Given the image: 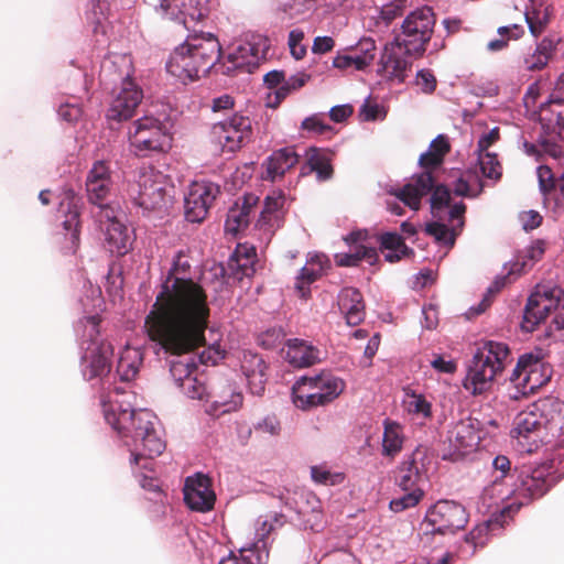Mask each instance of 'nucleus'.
<instances>
[{"mask_svg":"<svg viewBox=\"0 0 564 564\" xmlns=\"http://www.w3.org/2000/svg\"><path fill=\"white\" fill-rule=\"evenodd\" d=\"M129 140L140 156H147L151 152H162L170 147V138L162 122L152 116H144L132 123Z\"/></svg>","mask_w":564,"mask_h":564,"instance_id":"12","label":"nucleus"},{"mask_svg":"<svg viewBox=\"0 0 564 564\" xmlns=\"http://www.w3.org/2000/svg\"><path fill=\"white\" fill-rule=\"evenodd\" d=\"M142 98V89L131 78H124L107 110L108 120L121 122L131 119Z\"/></svg>","mask_w":564,"mask_h":564,"instance_id":"19","label":"nucleus"},{"mask_svg":"<svg viewBox=\"0 0 564 564\" xmlns=\"http://www.w3.org/2000/svg\"><path fill=\"white\" fill-rule=\"evenodd\" d=\"M143 361V352L139 348L126 346L120 354L117 364V373L121 381L129 382L133 380Z\"/></svg>","mask_w":564,"mask_h":564,"instance_id":"40","label":"nucleus"},{"mask_svg":"<svg viewBox=\"0 0 564 564\" xmlns=\"http://www.w3.org/2000/svg\"><path fill=\"white\" fill-rule=\"evenodd\" d=\"M467 522L464 506L453 500H440L427 510L423 524L426 533L446 535L463 530Z\"/></svg>","mask_w":564,"mask_h":564,"instance_id":"11","label":"nucleus"},{"mask_svg":"<svg viewBox=\"0 0 564 564\" xmlns=\"http://www.w3.org/2000/svg\"><path fill=\"white\" fill-rule=\"evenodd\" d=\"M554 484L555 477L545 468H536L530 475H521L520 485L514 490L518 501L509 505L512 506L511 518L521 506L543 497Z\"/></svg>","mask_w":564,"mask_h":564,"instance_id":"18","label":"nucleus"},{"mask_svg":"<svg viewBox=\"0 0 564 564\" xmlns=\"http://www.w3.org/2000/svg\"><path fill=\"white\" fill-rule=\"evenodd\" d=\"M113 347L107 340H93L82 357L83 375L87 380L102 378L110 372Z\"/></svg>","mask_w":564,"mask_h":564,"instance_id":"20","label":"nucleus"},{"mask_svg":"<svg viewBox=\"0 0 564 564\" xmlns=\"http://www.w3.org/2000/svg\"><path fill=\"white\" fill-rule=\"evenodd\" d=\"M184 393L191 399L202 400L205 395L206 388L193 375L181 386Z\"/></svg>","mask_w":564,"mask_h":564,"instance_id":"61","label":"nucleus"},{"mask_svg":"<svg viewBox=\"0 0 564 564\" xmlns=\"http://www.w3.org/2000/svg\"><path fill=\"white\" fill-rule=\"evenodd\" d=\"M509 354V347L503 343H485L473 357L464 388L473 395L487 392L496 376L503 370Z\"/></svg>","mask_w":564,"mask_h":564,"instance_id":"5","label":"nucleus"},{"mask_svg":"<svg viewBox=\"0 0 564 564\" xmlns=\"http://www.w3.org/2000/svg\"><path fill=\"white\" fill-rule=\"evenodd\" d=\"M301 503L296 501V507H293L290 499L284 500V506L294 509L302 518L305 529L312 531H319L323 528V511L321 500L312 492L302 494L300 496Z\"/></svg>","mask_w":564,"mask_h":564,"instance_id":"31","label":"nucleus"},{"mask_svg":"<svg viewBox=\"0 0 564 564\" xmlns=\"http://www.w3.org/2000/svg\"><path fill=\"white\" fill-rule=\"evenodd\" d=\"M408 409L411 413L420 414L423 417L432 415V405L422 394L412 393L411 400L408 402Z\"/></svg>","mask_w":564,"mask_h":564,"instance_id":"57","label":"nucleus"},{"mask_svg":"<svg viewBox=\"0 0 564 564\" xmlns=\"http://www.w3.org/2000/svg\"><path fill=\"white\" fill-rule=\"evenodd\" d=\"M431 193V214L434 219H445L451 205V191L444 184H436L430 171L413 175L409 183L395 191L394 196L412 210L421 208V199Z\"/></svg>","mask_w":564,"mask_h":564,"instance_id":"4","label":"nucleus"},{"mask_svg":"<svg viewBox=\"0 0 564 564\" xmlns=\"http://www.w3.org/2000/svg\"><path fill=\"white\" fill-rule=\"evenodd\" d=\"M219 186L210 182H194L184 198V216L189 223L199 224L219 195Z\"/></svg>","mask_w":564,"mask_h":564,"instance_id":"14","label":"nucleus"},{"mask_svg":"<svg viewBox=\"0 0 564 564\" xmlns=\"http://www.w3.org/2000/svg\"><path fill=\"white\" fill-rule=\"evenodd\" d=\"M267 364L252 351H245L241 357V370L246 376L249 389L253 394H262L267 382Z\"/></svg>","mask_w":564,"mask_h":564,"instance_id":"32","label":"nucleus"},{"mask_svg":"<svg viewBox=\"0 0 564 564\" xmlns=\"http://www.w3.org/2000/svg\"><path fill=\"white\" fill-rule=\"evenodd\" d=\"M82 108L77 104L65 102L58 108V116L66 122H75L82 117Z\"/></svg>","mask_w":564,"mask_h":564,"instance_id":"63","label":"nucleus"},{"mask_svg":"<svg viewBox=\"0 0 564 564\" xmlns=\"http://www.w3.org/2000/svg\"><path fill=\"white\" fill-rule=\"evenodd\" d=\"M465 213L466 205L463 202L455 203L445 219H435L425 225V234L437 243L452 249L465 226Z\"/></svg>","mask_w":564,"mask_h":564,"instance_id":"16","label":"nucleus"},{"mask_svg":"<svg viewBox=\"0 0 564 564\" xmlns=\"http://www.w3.org/2000/svg\"><path fill=\"white\" fill-rule=\"evenodd\" d=\"M539 421L545 427L550 440L558 437L564 432V402L555 397H547L533 406Z\"/></svg>","mask_w":564,"mask_h":564,"instance_id":"26","label":"nucleus"},{"mask_svg":"<svg viewBox=\"0 0 564 564\" xmlns=\"http://www.w3.org/2000/svg\"><path fill=\"white\" fill-rule=\"evenodd\" d=\"M80 198L76 196L74 191L68 189L64 193V198L59 203V210L65 214L63 227L66 231V239L69 245L66 247L68 251L75 253L79 246L80 234Z\"/></svg>","mask_w":564,"mask_h":564,"instance_id":"27","label":"nucleus"},{"mask_svg":"<svg viewBox=\"0 0 564 564\" xmlns=\"http://www.w3.org/2000/svg\"><path fill=\"white\" fill-rule=\"evenodd\" d=\"M506 279L507 276H503L501 280L495 281V283L488 289L487 294L484 296L482 301L476 307L470 308L473 314L479 315L490 306L491 297L505 286Z\"/></svg>","mask_w":564,"mask_h":564,"instance_id":"59","label":"nucleus"},{"mask_svg":"<svg viewBox=\"0 0 564 564\" xmlns=\"http://www.w3.org/2000/svg\"><path fill=\"white\" fill-rule=\"evenodd\" d=\"M333 66L338 69L355 68L356 70H364L368 67L367 58H360L358 54L351 52V54L340 55L338 54L333 59Z\"/></svg>","mask_w":564,"mask_h":564,"instance_id":"51","label":"nucleus"},{"mask_svg":"<svg viewBox=\"0 0 564 564\" xmlns=\"http://www.w3.org/2000/svg\"><path fill=\"white\" fill-rule=\"evenodd\" d=\"M545 252V245L543 241L538 240L524 250L522 262L517 261L509 274L520 273L527 268H531L536 261L541 260Z\"/></svg>","mask_w":564,"mask_h":564,"instance_id":"45","label":"nucleus"},{"mask_svg":"<svg viewBox=\"0 0 564 564\" xmlns=\"http://www.w3.org/2000/svg\"><path fill=\"white\" fill-rule=\"evenodd\" d=\"M284 358L295 368L311 367L319 360L318 350L297 338L288 341Z\"/></svg>","mask_w":564,"mask_h":564,"instance_id":"37","label":"nucleus"},{"mask_svg":"<svg viewBox=\"0 0 564 564\" xmlns=\"http://www.w3.org/2000/svg\"><path fill=\"white\" fill-rule=\"evenodd\" d=\"M101 230L105 231V241L111 253L126 254L131 246V237L127 226L119 219L110 206H104L96 214Z\"/></svg>","mask_w":564,"mask_h":564,"instance_id":"17","label":"nucleus"},{"mask_svg":"<svg viewBox=\"0 0 564 564\" xmlns=\"http://www.w3.org/2000/svg\"><path fill=\"white\" fill-rule=\"evenodd\" d=\"M184 501L189 509L195 511H209L215 503V494L210 489L208 477L197 474L188 477L184 486Z\"/></svg>","mask_w":564,"mask_h":564,"instance_id":"25","label":"nucleus"},{"mask_svg":"<svg viewBox=\"0 0 564 564\" xmlns=\"http://www.w3.org/2000/svg\"><path fill=\"white\" fill-rule=\"evenodd\" d=\"M551 313H554L552 326L556 330L564 329V291L560 288L535 290L525 304L521 329L534 332Z\"/></svg>","mask_w":564,"mask_h":564,"instance_id":"7","label":"nucleus"},{"mask_svg":"<svg viewBox=\"0 0 564 564\" xmlns=\"http://www.w3.org/2000/svg\"><path fill=\"white\" fill-rule=\"evenodd\" d=\"M436 18L433 10L423 7L412 11L402 23V31L394 40L399 41L405 53L422 56L431 41Z\"/></svg>","mask_w":564,"mask_h":564,"instance_id":"8","label":"nucleus"},{"mask_svg":"<svg viewBox=\"0 0 564 564\" xmlns=\"http://www.w3.org/2000/svg\"><path fill=\"white\" fill-rule=\"evenodd\" d=\"M512 506H505L500 509L499 513H494L491 518L477 527H475L465 538L467 543H471L474 546L482 545L484 539L487 535L490 527L503 525L511 519Z\"/></svg>","mask_w":564,"mask_h":564,"instance_id":"41","label":"nucleus"},{"mask_svg":"<svg viewBox=\"0 0 564 564\" xmlns=\"http://www.w3.org/2000/svg\"><path fill=\"white\" fill-rule=\"evenodd\" d=\"M204 345H205V341L202 344V346H204ZM199 347H200V345L197 346L195 348V350ZM193 351H194V349L192 350V352ZM165 352L178 357V359L170 361V373L173 377L175 383L178 387H181L187 380V378H189L193 375V372L196 370V366L193 362L192 358L180 359V357H182L184 355H188V354H191V351L183 352V354H171L167 351H165Z\"/></svg>","mask_w":564,"mask_h":564,"instance_id":"44","label":"nucleus"},{"mask_svg":"<svg viewBox=\"0 0 564 564\" xmlns=\"http://www.w3.org/2000/svg\"><path fill=\"white\" fill-rule=\"evenodd\" d=\"M415 83L425 94H432L435 90L437 84L434 74L430 69L419 70L416 74Z\"/></svg>","mask_w":564,"mask_h":564,"instance_id":"62","label":"nucleus"},{"mask_svg":"<svg viewBox=\"0 0 564 564\" xmlns=\"http://www.w3.org/2000/svg\"><path fill=\"white\" fill-rule=\"evenodd\" d=\"M478 162L484 176L496 181L501 177L502 167L495 153L478 152Z\"/></svg>","mask_w":564,"mask_h":564,"instance_id":"49","label":"nucleus"},{"mask_svg":"<svg viewBox=\"0 0 564 564\" xmlns=\"http://www.w3.org/2000/svg\"><path fill=\"white\" fill-rule=\"evenodd\" d=\"M235 260L237 267V279L241 280L243 276H251L254 273L253 268V258L256 257V251L253 248L250 250L247 248L237 249L236 250Z\"/></svg>","mask_w":564,"mask_h":564,"instance_id":"50","label":"nucleus"},{"mask_svg":"<svg viewBox=\"0 0 564 564\" xmlns=\"http://www.w3.org/2000/svg\"><path fill=\"white\" fill-rule=\"evenodd\" d=\"M165 176L152 166L138 171L137 180L129 185L128 193L133 203L147 210L160 209L166 204Z\"/></svg>","mask_w":564,"mask_h":564,"instance_id":"9","label":"nucleus"},{"mask_svg":"<svg viewBox=\"0 0 564 564\" xmlns=\"http://www.w3.org/2000/svg\"><path fill=\"white\" fill-rule=\"evenodd\" d=\"M355 54H358L360 58H367L368 66L372 63L376 55V42L371 37L361 39L355 48H352Z\"/></svg>","mask_w":564,"mask_h":564,"instance_id":"60","label":"nucleus"},{"mask_svg":"<svg viewBox=\"0 0 564 564\" xmlns=\"http://www.w3.org/2000/svg\"><path fill=\"white\" fill-rule=\"evenodd\" d=\"M382 249L400 251L402 254H410L413 251L405 245L404 239L397 232H384L380 237Z\"/></svg>","mask_w":564,"mask_h":564,"instance_id":"52","label":"nucleus"},{"mask_svg":"<svg viewBox=\"0 0 564 564\" xmlns=\"http://www.w3.org/2000/svg\"><path fill=\"white\" fill-rule=\"evenodd\" d=\"M404 436L399 423L386 420L382 437V455L394 458L403 447Z\"/></svg>","mask_w":564,"mask_h":564,"instance_id":"42","label":"nucleus"},{"mask_svg":"<svg viewBox=\"0 0 564 564\" xmlns=\"http://www.w3.org/2000/svg\"><path fill=\"white\" fill-rule=\"evenodd\" d=\"M113 186L111 171L106 161H97L88 172L86 191L90 203L98 205L99 209L109 196Z\"/></svg>","mask_w":564,"mask_h":564,"instance_id":"24","label":"nucleus"},{"mask_svg":"<svg viewBox=\"0 0 564 564\" xmlns=\"http://www.w3.org/2000/svg\"><path fill=\"white\" fill-rule=\"evenodd\" d=\"M512 435L520 449L527 453H533L542 444L551 442L545 427L539 421V415L536 416L533 410L523 411L517 415Z\"/></svg>","mask_w":564,"mask_h":564,"instance_id":"15","label":"nucleus"},{"mask_svg":"<svg viewBox=\"0 0 564 564\" xmlns=\"http://www.w3.org/2000/svg\"><path fill=\"white\" fill-rule=\"evenodd\" d=\"M246 42L254 66L258 65L259 61L267 58L270 50V40L265 35L252 33L247 36Z\"/></svg>","mask_w":564,"mask_h":564,"instance_id":"46","label":"nucleus"},{"mask_svg":"<svg viewBox=\"0 0 564 564\" xmlns=\"http://www.w3.org/2000/svg\"><path fill=\"white\" fill-rule=\"evenodd\" d=\"M259 203V196L253 193L245 194L229 208L225 224L226 231L236 235L248 227L250 215Z\"/></svg>","mask_w":564,"mask_h":564,"instance_id":"30","label":"nucleus"},{"mask_svg":"<svg viewBox=\"0 0 564 564\" xmlns=\"http://www.w3.org/2000/svg\"><path fill=\"white\" fill-rule=\"evenodd\" d=\"M315 172L318 181H327L333 176L332 152L326 149L308 148L305 152V163L301 166V176Z\"/></svg>","mask_w":564,"mask_h":564,"instance_id":"33","label":"nucleus"},{"mask_svg":"<svg viewBox=\"0 0 564 564\" xmlns=\"http://www.w3.org/2000/svg\"><path fill=\"white\" fill-rule=\"evenodd\" d=\"M443 162L444 160L442 158H440L430 150L422 153L419 159L420 166L423 167L424 171H430L431 174H433V171L438 169L443 164Z\"/></svg>","mask_w":564,"mask_h":564,"instance_id":"64","label":"nucleus"},{"mask_svg":"<svg viewBox=\"0 0 564 564\" xmlns=\"http://www.w3.org/2000/svg\"><path fill=\"white\" fill-rule=\"evenodd\" d=\"M208 412L221 415L238 410L242 405V394L236 391V388L228 383L223 389L212 395Z\"/></svg>","mask_w":564,"mask_h":564,"instance_id":"39","label":"nucleus"},{"mask_svg":"<svg viewBox=\"0 0 564 564\" xmlns=\"http://www.w3.org/2000/svg\"><path fill=\"white\" fill-rule=\"evenodd\" d=\"M251 120L249 117L235 115L232 118L215 123L212 129L213 141L221 147L223 152H236L251 139Z\"/></svg>","mask_w":564,"mask_h":564,"instance_id":"13","label":"nucleus"},{"mask_svg":"<svg viewBox=\"0 0 564 564\" xmlns=\"http://www.w3.org/2000/svg\"><path fill=\"white\" fill-rule=\"evenodd\" d=\"M427 458V449L417 446L410 456H408L400 465L397 476V484L402 490L422 489L421 484L424 481L425 459Z\"/></svg>","mask_w":564,"mask_h":564,"instance_id":"22","label":"nucleus"},{"mask_svg":"<svg viewBox=\"0 0 564 564\" xmlns=\"http://www.w3.org/2000/svg\"><path fill=\"white\" fill-rule=\"evenodd\" d=\"M191 268L185 253L178 251L144 319L150 341L171 354L188 352L202 345L208 326L207 294L191 278Z\"/></svg>","mask_w":564,"mask_h":564,"instance_id":"1","label":"nucleus"},{"mask_svg":"<svg viewBox=\"0 0 564 564\" xmlns=\"http://www.w3.org/2000/svg\"><path fill=\"white\" fill-rule=\"evenodd\" d=\"M220 44L212 33L193 34L177 46L166 62V70L182 83L206 75L220 56Z\"/></svg>","mask_w":564,"mask_h":564,"instance_id":"3","label":"nucleus"},{"mask_svg":"<svg viewBox=\"0 0 564 564\" xmlns=\"http://www.w3.org/2000/svg\"><path fill=\"white\" fill-rule=\"evenodd\" d=\"M102 410L105 419L119 433H131L134 447L131 452L132 463L142 464L143 468L149 467V460L159 456L165 449V442L159 434L156 425V416L147 410L134 411L132 409H113L112 401L102 399Z\"/></svg>","mask_w":564,"mask_h":564,"instance_id":"2","label":"nucleus"},{"mask_svg":"<svg viewBox=\"0 0 564 564\" xmlns=\"http://www.w3.org/2000/svg\"><path fill=\"white\" fill-rule=\"evenodd\" d=\"M303 40L304 32L300 29H294L289 33L288 45L290 53L297 61L306 55V46L302 44Z\"/></svg>","mask_w":564,"mask_h":564,"instance_id":"55","label":"nucleus"},{"mask_svg":"<svg viewBox=\"0 0 564 564\" xmlns=\"http://www.w3.org/2000/svg\"><path fill=\"white\" fill-rule=\"evenodd\" d=\"M551 367L539 355L527 352L519 357L510 381L518 393L525 397L545 386L551 379Z\"/></svg>","mask_w":564,"mask_h":564,"instance_id":"10","label":"nucleus"},{"mask_svg":"<svg viewBox=\"0 0 564 564\" xmlns=\"http://www.w3.org/2000/svg\"><path fill=\"white\" fill-rule=\"evenodd\" d=\"M300 162V155L292 147L273 151L262 163L264 172L262 178L272 183L281 180L286 172L292 170Z\"/></svg>","mask_w":564,"mask_h":564,"instance_id":"28","label":"nucleus"},{"mask_svg":"<svg viewBox=\"0 0 564 564\" xmlns=\"http://www.w3.org/2000/svg\"><path fill=\"white\" fill-rule=\"evenodd\" d=\"M303 130L314 132L315 134L323 135L332 131V127L324 122L319 115H313L305 118L301 124Z\"/></svg>","mask_w":564,"mask_h":564,"instance_id":"58","label":"nucleus"},{"mask_svg":"<svg viewBox=\"0 0 564 564\" xmlns=\"http://www.w3.org/2000/svg\"><path fill=\"white\" fill-rule=\"evenodd\" d=\"M404 46L397 40L386 44L380 58L379 73L388 79H397L403 83L406 78V70L411 67V62L406 58Z\"/></svg>","mask_w":564,"mask_h":564,"instance_id":"23","label":"nucleus"},{"mask_svg":"<svg viewBox=\"0 0 564 564\" xmlns=\"http://www.w3.org/2000/svg\"><path fill=\"white\" fill-rule=\"evenodd\" d=\"M539 187L544 196L550 195L557 188V180H555L552 170L546 165H541L536 171Z\"/></svg>","mask_w":564,"mask_h":564,"instance_id":"54","label":"nucleus"},{"mask_svg":"<svg viewBox=\"0 0 564 564\" xmlns=\"http://www.w3.org/2000/svg\"><path fill=\"white\" fill-rule=\"evenodd\" d=\"M286 196L282 189H273L264 200L256 227L273 234L283 226L286 215Z\"/></svg>","mask_w":564,"mask_h":564,"instance_id":"21","label":"nucleus"},{"mask_svg":"<svg viewBox=\"0 0 564 564\" xmlns=\"http://www.w3.org/2000/svg\"><path fill=\"white\" fill-rule=\"evenodd\" d=\"M228 62L237 69H249L251 66H254L250 52L247 50L246 41L228 55Z\"/></svg>","mask_w":564,"mask_h":564,"instance_id":"53","label":"nucleus"},{"mask_svg":"<svg viewBox=\"0 0 564 564\" xmlns=\"http://www.w3.org/2000/svg\"><path fill=\"white\" fill-rule=\"evenodd\" d=\"M539 120L545 135L564 141V99L552 98L540 107Z\"/></svg>","mask_w":564,"mask_h":564,"instance_id":"29","label":"nucleus"},{"mask_svg":"<svg viewBox=\"0 0 564 564\" xmlns=\"http://www.w3.org/2000/svg\"><path fill=\"white\" fill-rule=\"evenodd\" d=\"M553 8L544 0H531L524 12L525 22L532 36L539 37L549 26Z\"/></svg>","mask_w":564,"mask_h":564,"instance_id":"36","label":"nucleus"},{"mask_svg":"<svg viewBox=\"0 0 564 564\" xmlns=\"http://www.w3.org/2000/svg\"><path fill=\"white\" fill-rule=\"evenodd\" d=\"M183 9L180 10V14L182 15V23L185 28H189V22H198L206 18L207 8L204 4V0H188V3H185L182 0Z\"/></svg>","mask_w":564,"mask_h":564,"instance_id":"47","label":"nucleus"},{"mask_svg":"<svg viewBox=\"0 0 564 564\" xmlns=\"http://www.w3.org/2000/svg\"><path fill=\"white\" fill-rule=\"evenodd\" d=\"M448 440L455 452L464 455L478 445L480 436L473 423L460 421L451 431Z\"/></svg>","mask_w":564,"mask_h":564,"instance_id":"38","label":"nucleus"},{"mask_svg":"<svg viewBox=\"0 0 564 564\" xmlns=\"http://www.w3.org/2000/svg\"><path fill=\"white\" fill-rule=\"evenodd\" d=\"M361 260L373 265L378 261L377 250L371 247L358 246L355 252L338 253L335 257L336 264L339 267H355L358 265Z\"/></svg>","mask_w":564,"mask_h":564,"instance_id":"43","label":"nucleus"},{"mask_svg":"<svg viewBox=\"0 0 564 564\" xmlns=\"http://www.w3.org/2000/svg\"><path fill=\"white\" fill-rule=\"evenodd\" d=\"M403 491V496L390 501L389 507L393 512H402L406 509L414 508L424 497L423 489H408Z\"/></svg>","mask_w":564,"mask_h":564,"instance_id":"48","label":"nucleus"},{"mask_svg":"<svg viewBox=\"0 0 564 564\" xmlns=\"http://www.w3.org/2000/svg\"><path fill=\"white\" fill-rule=\"evenodd\" d=\"M328 268L329 261L324 254H314L306 261V264L301 269L295 283V289L302 297H307L310 295V285L321 279Z\"/></svg>","mask_w":564,"mask_h":564,"instance_id":"34","label":"nucleus"},{"mask_svg":"<svg viewBox=\"0 0 564 564\" xmlns=\"http://www.w3.org/2000/svg\"><path fill=\"white\" fill-rule=\"evenodd\" d=\"M344 389V380L323 371L313 377H301L292 388V401L297 409L310 411L329 404Z\"/></svg>","mask_w":564,"mask_h":564,"instance_id":"6","label":"nucleus"},{"mask_svg":"<svg viewBox=\"0 0 564 564\" xmlns=\"http://www.w3.org/2000/svg\"><path fill=\"white\" fill-rule=\"evenodd\" d=\"M405 9L404 0H394L388 4H384L380 11V18L384 21L386 25H389L394 19L401 17Z\"/></svg>","mask_w":564,"mask_h":564,"instance_id":"56","label":"nucleus"},{"mask_svg":"<svg viewBox=\"0 0 564 564\" xmlns=\"http://www.w3.org/2000/svg\"><path fill=\"white\" fill-rule=\"evenodd\" d=\"M338 305L348 325L357 326L365 319V303L359 290L343 289L338 296Z\"/></svg>","mask_w":564,"mask_h":564,"instance_id":"35","label":"nucleus"}]
</instances>
